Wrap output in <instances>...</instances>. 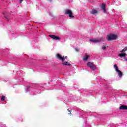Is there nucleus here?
<instances>
[{
	"instance_id": "obj_1",
	"label": "nucleus",
	"mask_w": 127,
	"mask_h": 127,
	"mask_svg": "<svg viewBox=\"0 0 127 127\" xmlns=\"http://www.w3.org/2000/svg\"><path fill=\"white\" fill-rule=\"evenodd\" d=\"M108 41L111 40H115L118 38V36L115 34H110L107 36Z\"/></svg>"
},
{
	"instance_id": "obj_2",
	"label": "nucleus",
	"mask_w": 127,
	"mask_h": 127,
	"mask_svg": "<svg viewBox=\"0 0 127 127\" xmlns=\"http://www.w3.org/2000/svg\"><path fill=\"white\" fill-rule=\"evenodd\" d=\"M87 65L88 67L90 68V69H91V70H93V71H95V70L97 69V67L96 66V65H95V64H94L92 62H88L87 64Z\"/></svg>"
},
{
	"instance_id": "obj_3",
	"label": "nucleus",
	"mask_w": 127,
	"mask_h": 127,
	"mask_svg": "<svg viewBox=\"0 0 127 127\" xmlns=\"http://www.w3.org/2000/svg\"><path fill=\"white\" fill-rule=\"evenodd\" d=\"M114 69L116 73H118L119 77H120V78H122L123 76V73H122L120 70H119V68L118 67V65H117V64L114 65Z\"/></svg>"
},
{
	"instance_id": "obj_4",
	"label": "nucleus",
	"mask_w": 127,
	"mask_h": 127,
	"mask_svg": "<svg viewBox=\"0 0 127 127\" xmlns=\"http://www.w3.org/2000/svg\"><path fill=\"white\" fill-rule=\"evenodd\" d=\"M65 14L66 15H69V17L71 18H74V16L73 15V12L70 10H67L65 12Z\"/></svg>"
},
{
	"instance_id": "obj_5",
	"label": "nucleus",
	"mask_w": 127,
	"mask_h": 127,
	"mask_svg": "<svg viewBox=\"0 0 127 127\" xmlns=\"http://www.w3.org/2000/svg\"><path fill=\"white\" fill-rule=\"evenodd\" d=\"M49 37H51L54 40H60V37L58 36L54 35H49Z\"/></svg>"
},
{
	"instance_id": "obj_6",
	"label": "nucleus",
	"mask_w": 127,
	"mask_h": 127,
	"mask_svg": "<svg viewBox=\"0 0 127 127\" xmlns=\"http://www.w3.org/2000/svg\"><path fill=\"white\" fill-rule=\"evenodd\" d=\"M56 58L58 59L59 60H61V61H63V62H64V59L63 58V57L61 56V55L60 54H57L56 55Z\"/></svg>"
},
{
	"instance_id": "obj_7",
	"label": "nucleus",
	"mask_w": 127,
	"mask_h": 127,
	"mask_svg": "<svg viewBox=\"0 0 127 127\" xmlns=\"http://www.w3.org/2000/svg\"><path fill=\"white\" fill-rule=\"evenodd\" d=\"M103 40V39H90L89 40L91 42H94L95 43H97V42H101Z\"/></svg>"
},
{
	"instance_id": "obj_8",
	"label": "nucleus",
	"mask_w": 127,
	"mask_h": 127,
	"mask_svg": "<svg viewBox=\"0 0 127 127\" xmlns=\"http://www.w3.org/2000/svg\"><path fill=\"white\" fill-rule=\"evenodd\" d=\"M90 14H93V15H96V14H98V11L95 9H93L91 11H90Z\"/></svg>"
},
{
	"instance_id": "obj_9",
	"label": "nucleus",
	"mask_w": 127,
	"mask_h": 127,
	"mask_svg": "<svg viewBox=\"0 0 127 127\" xmlns=\"http://www.w3.org/2000/svg\"><path fill=\"white\" fill-rule=\"evenodd\" d=\"M119 110H127V105H121L119 107Z\"/></svg>"
},
{
	"instance_id": "obj_10",
	"label": "nucleus",
	"mask_w": 127,
	"mask_h": 127,
	"mask_svg": "<svg viewBox=\"0 0 127 127\" xmlns=\"http://www.w3.org/2000/svg\"><path fill=\"white\" fill-rule=\"evenodd\" d=\"M62 65H64L65 66H71V64L69 62L66 61L64 63H62Z\"/></svg>"
},
{
	"instance_id": "obj_11",
	"label": "nucleus",
	"mask_w": 127,
	"mask_h": 127,
	"mask_svg": "<svg viewBox=\"0 0 127 127\" xmlns=\"http://www.w3.org/2000/svg\"><path fill=\"white\" fill-rule=\"evenodd\" d=\"M101 9L103 10V12L104 13L106 12V4H102L101 6Z\"/></svg>"
},
{
	"instance_id": "obj_12",
	"label": "nucleus",
	"mask_w": 127,
	"mask_h": 127,
	"mask_svg": "<svg viewBox=\"0 0 127 127\" xmlns=\"http://www.w3.org/2000/svg\"><path fill=\"white\" fill-rule=\"evenodd\" d=\"M89 55H86L85 57L83 58L84 61H87L88 59H89Z\"/></svg>"
},
{
	"instance_id": "obj_13",
	"label": "nucleus",
	"mask_w": 127,
	"mask_h": 127,
	"mask_svg": "<svg viewBox=\"0 0 127 127\" xmlns=\"http://www.w3.org/2000/svg\"><path fill=\"white\" fill-rule=\"evenodd\" d=\"M118 56H119L120 57H125V56H126V54L121 53L119 54Z\"/></svg>"
},
{
	"instance_id": "obj_14",
	"label": "nucleus",
	"mask_w": 127,
	"mask_h": 127,
	"mask_svg": "<svg viewBox=\"0 0 127 127\" xmlns=\"http://www.w3.org/2000/svg\"><path fill=\"white\" fill-rule=\"evenodd\" d=\"M127 47H125L122 50L120 51V52H125L127 51Z\"/></svg>"
},
{
	"instance_id": "obj_15",
	"label": "nucleus",
	"mask_w": 127,
	"mask_h": 127,
	"mask_svg": "<svg viewBox=\"0 0 127 127\" xmlns=\"http://www.w3.org/2000/svg\"><path fill=\"white\" fill-rule=\"evenodd\" d=\"M1 100L3 101V102H4V101H5V96L4 95L2 96Z\"/></svg>"
},
{
	"instance_id": "obj_16",
	"label": "nucleus",
	"mask_w": 127,
	"mask_h": 127,
	"mask_svg": "<svg viewBox=\"0 0 127 127\" xmlns=\"http://www.w3.org/2000/svg\"><path fill=\"white\" fill-rule=\"evenodd\" d=\"M107 47H108V46L103 45V46H102V49L103 50H105V49H107Z\"/></svg>"
},
{
	"instance_id": "obj_17",
	"label": "nucleus",
	"mask_w": 127,
	"mask_h": 127,
	"mask_svg": "<svg viewBox=\"0 0 127 127\" xmlns=\"http://www.w3.org/2000/svg\"><path fill=\"white\" fill-rule=\"evenodd\" d=\"M63 58H64V61H65V59H67L68 58V56H64V57H63Z\"/></svg>"
},
{
	"instance_id": "obj_18",
	"label": "nucleus",
	"mask_w": 127,
	"mask_h": 127,
	"mask_svg": "<svg viewBox=\"0 0 127 127\" xmlns=\"http://www.w3.org/2000/svg\"><path fill=\"white\" fill-rule=\"evenodd\" d=\"M23 1V0H20V3H21Z\"/></svg>"
},
{
	"instance_id": "obj_19",
	"label": "nucleus",
	"mask_w": 127,
	"mask_h": 127,
	"mask_svg": "<svg viewBox=\"0 0 127 127\" xmlns=\"http://www.w3.org/2000/svg\"><path fill=\"white\" fill-rule=\"evenodd\" d=\"M69 115H70V116H72V113L71 112H70Z\"/></svg>"
},
{
	"instance_id": "obj_20",
	"label": "nucleus",
	"mask_w": 127,
	"mask_h": 127,
	"mask_svg": "<svg viewBox=\"0 0 127 127\" xmlns=\"http://www.w3.org/2000/svg\"><path fill=\"white\" fill-rule=\"evenodd\" d=\"M48 1H49L50 2H51V0H48Z\"/></svg>"
},
{
	"instance_id": "obj_21",
	"label": "nucleus",
	"mask_w": 127,
	"mask_h": 127,
	"mask_svg": "<svg viewBox=\"0 0 127 127\" xmlns=\"http://www.w3.org/2000/svg\"><path fill=\"white\" fill-rule=\"evenodd\" d=\"M68 112H69V113H71V110H69Z\"/></svg>"
},
{
	"instance_id": "obj_22",
	"label": "nucleus",
	"mask_w": 127,
	"mask_h": 127,
	"mask_svg": "<svg viewBox=\"0 0 127 127\" xmlns=\"http://www.w3.org/2000/svg\"><path fill=\"white\" fill-rule=\"evenodd\" d=\"M5 17V18L7 19V17Z\"/></svg>"
}]
</instances>
